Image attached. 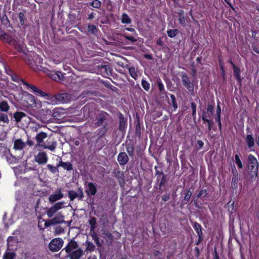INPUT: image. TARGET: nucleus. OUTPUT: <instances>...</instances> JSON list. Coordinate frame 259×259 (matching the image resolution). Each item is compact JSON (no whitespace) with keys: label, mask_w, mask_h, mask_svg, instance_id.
<instances>
[{"label":"nucleus","mask_w":259,"mask_h":259,"mask_svg":"<svg viewBox=\"0 0 259 259\" xmlns=\"http://www.w3.org/2000/svg\"><path fill=\"white\" fill-rule=\"evenodd\" d=\"M9 73H7L8 74L11 76L12 79L16 82H19V80H21L23 84L27 87V89L33 92L35 95L40 96L41 97L44 98L45 99H49L51 98V95L49 94H47L39 89L37 88L36 87L28 83L27 82L20 79L19 77L12 70L9 71Z\"/></svg>","instance_id":"1"},{"label":"nucleus","mask_w":259,"mask_h":259,"mask_svg":"<svg viewBox=\"0 0 259 259\" xmlns=\"http://www.w3.org/2000/svg\"><path fill=\"white\" fill-rule=\"evenodd\" d=\"M63 240L60 238L53 239L50 243L49 247L52 251H57L59 250L63 245Z\"/></svg>","instance_id":"2"},{"label":"nucleus","mask_w":259,"mask_h":259,"mask_svg":"<svg viewBox=\"0 0 259 259\" xmlns=\"http://www.w3.org/2000/svg\"><path fill=\"white\" fill-rule=\"evenodd\" d=\"M64 207V201L58 202L55 203L47 210V215L50 218L53 217L55 213H56L59 209L62 208Z\"/></svg>","instance_id":"3"},{"label":"nucleus","mask_w":259,"mask_h":259,"mask_svg":"<svg viewBox=\"0 0 259 259\" xmlns=\"http://www.w3.org/2000/svg\"><path fill=\"white\" fill-rule=\"evenodd\" d=\"M248 168L253 172H256L258 169V164L256 158L252 155H249Z\"/></svg>","instance_id":"4"},{"label":"nucleus","mask_w":259,"mask_h":259,"mask_svg":"<svg viewBox=\"0 0 259 259\" xmlns=\"http://www.w3.org/2000/svg\"><path fill=\"white\" fill-rule=\"evenodd\" d=\"M64 219V217L63 215L61 213H59L57 214L54 218L49 220L47 222H46L45 225L47 226H49L63 223L65 222Z\"/></svg>","instance_id":"5"},{"label":"nucleus","mask_w":259,"mask_h":259,"mask_svg":"<svg viewBox=\"0 0 259 259\" xmlns=\"http://www.w3.org/2000/svg\"><path fill=\"white\" fill-rule=\"evenodd\" d=\"M48 160V157L45 152H39L34 156V160L40 165L46 164Z\"/></svg>","instance_id":"6"},{"label":"nucleus","mask_w":259,"mask_h":259,"mask_svg":"<svg viewBox=\"0 0 259 259\" xmlns=\"http://www.w3.org/2000/svg\"><path fill=\"white\" fill-rule=\"evenodd\" d=\"M182 80L184 85H185L189 91H193L194 85L191 82L187 74L184 72L182 73Z\"/></svg>","instance_id":"7"},{"label":"nucleus","mask_w":259,"mask_h":259,"mask_svg":"<svg viewBox=\"0 0 259 259\" xmlns=\"http://www.w3.org/2000/svg\"><path fill=\"white\" fill-rule=\"evenodd\" d=\"M48 76L56 81H63L64 79V74L59 71H51L48 73Z\"/></svg>","instance_id":"8"},{"label":"nucleus","mask_w":259,"mask_h":259,"mask_svg":"<svg viewBox=\"0 0 259 259\" xmlns=\"http://www.w3.org/2000/svg\"><path fill=\"white\" fill-rule=\"evenodd\" d=\"M85 192L89 196L95 195L97 192L96 185L91 182L88 183L85 189Z\"/></svg>","instance_id":"9"},{"label":"nucleus","mask_w":259,"mask_h":259,"mask_svg":"<svg viewBox=\"0 0 259 259\" xmlns=\"http://www.w3.org/2000/svg\"><path fill=\"white\" fill-rule=\"evenodd\" d=\"M68 196L71 201L73 200L75 198H81L83 197V193L80 189H78L77 192L73 190H70L68 192Z\"/></svg>","instance_id":"10"},{"label":"nucleus","mask_w":259,"mask_h":259,"mask_svg":"<svg viewBox=\"0 0 259 259\" xmlns=\"http://www.w3.org/2000/svg\"><path fill=\"white\" fill-rule=\"evenodd\" d=\"M3 41L7 42L9 45L14 46L15 48H16V46L17 45V41L13 39L11 36H10L9 34L6 33L5 36L4 35L2 37L0 38Z\"/></svg>","instance_id":"11"},{"label":"nucleus","mask_w":259,"mask_h":259,"mask_svg":"<svg viewBox=\"0 0 259 259\" xmlns=\"http://www.w3.org/2000/svg\"><path fill=\"white\" fill-rule=\"evenodd\" d=\"M34 58L35 59H29L28 60V64L30 66V67L33 69L35 68V66H36L37 63H41L42 62V59L41 58H39L38 55L36 54H34Z\"/></svg>","instance_id":"12"},{"label":"nucleus","mask_w":259,"mask_h":259,"mask_svg":"<svg viewBox=\"0 0 259 259\" xmlns=\"http://www.w3.org/2000/svg\"><path fill=\"white\" fill-rule=\"evenodd\" d=\"M63 197V194L60 190H58L55 194H52L49 197V201L50 203H53Z\"/></svg>","instance_id":"13"},{"label":"nucleus","mask_w":259,"mask_h":259,"mask_svg":"<svg viewBox=\"0 0 259 259\" xmlns=\"http://www.w3.org/2000/svg\"><path fill=\"white\" fill-rule=\"evenodd\" d=\"M68 253H69V256L70 259H79L82 255L83 251L81 249L78 248L76 250L69 251V252Z\"/></svg>","instance_id":"14"},{"label":"nucleus","mask_w":259,"mask_h":259,"mask_svg":"<svg viewBox=\"0 0 259 259\" xmlns=\"http://www.w3.org/2000/svg\"><path fill=\"white\" fill-rule=\"evenodd\" d=\"M117 160L120 165H124L127 162L128 157L125 152H121L118 155Z\"/></svg>","instance_id":"15"},{"label":"nucleus","mask_w":259,"mask_h":259,"mask_svg":"<svg viewBox=\"0 0 259 259\" xmlns=\"http://www.w3.org/2000/svg\"><path fill=\"white\" fill-rule=\"evenodd\" d=\"M26 144L23 142L21 139H17L14 141V148L16 150H20L24 149Z\"/></svg>","instance_id":"16"},{"label":"nucleus","mask_w":259,"mask_h":259,"mask_svg":"<svg viewBox=\"0 0 259 259\" xmlns=\"http://www.w3.org/2000/svg\"><path fill=\"white\" fill-rule=\"evenodd\" d=\"M47 137V134L43 132H40L38 134H37L35 137V140L37 142V145H41L44 142V139H46Z\"/></svg>","instance_id":"17"},{"label":"nucleus","mask_w":259,"mask_h":259,"mask_svg":"<svg viewBox=\"0 0 259 259\" xmlns=\"http://www.w3.org/2000/svg\"><path fill=\"white\" fill-rule=\"evenodd\" d=\"M77 248V244L76 242L71 240L66 246V252H69V251H71L74 250H76Z\"/></svg>","instance_id":"18"},{"label":"nucleus","mask_w":259,"mask_h":259,"mask_svg":"<svg viewBox=\"0 0 259 259\" xmlns=\"http://www.w3.org/2000/svg\"><path fill=\"white\" fill-rule=\"evenodd\" d=\"M3 156L9 164L13 163L16 160L15 157L10 152H6Z\"/></svg>","instance_id":"19"},{"label":"nucleus","mask_w":259,"mask_h":259,"mask_svg":"<svg viewBox=\"0 0 259 259\" xmlns=\"http://www.w3.org/2000/svg\"><path fill=\"white\" fill-rule=\"evenodd\" d=\"M59 166H61L65 168V162L61 161L60 164L58 165L57 166H54L51 164H48L47 167L53 173L55 174L59 171L58 167Z\"/></svg>","instance_id":"20"},{"label":"nucleus","mask_w":259,"mask_h":259,"mask_svg":"<svg viewBox=\"0 0 259 259\" xmlns=\"http://www.w3.org/2000/svg\"><path fill=\"white\" fill-rule=\"evenodd\" d=\"M25 116L26 114L24 112L21 111H17L14 114L13 117L16 122H20L22 118Z\"/></svg>","instance_id":"21"},{"label":"nucleus","mask_w":259,"mask_h":259,"mask_svg":"<svg viewBox=\"0 0 259 259\" xmlns=\"http://www.w3.org/2000/svg\"><path fill=\"white\" fill-rule=\"evenodd\" d=\"M10 109V106L6 101H2L0 102V111L1 112H7Z\"/></svg>","instance_id":"22"},{"label":"nucleus","mask_w":259,"mask_h":259,"mask_svg":"<svg viewBox=\"0 0 259 259\" xmlns=\"http://www.w3.org/2000/svg\"><path fill=\"white\" fill-rule=\"evenodd\" d=\"M54 98L56 100V104L64 103L65 100V93H59L54 96Z\"/></svg>","instance_id":"23"},{"label":"nucleus","mask_w":259,"mask_h":259,"mask_svg":"<svg viewBox=\"0 0 259 259\" xmlns=\"http://www.w3.org/2000/svg\"><path fill=\"white\" fill-rule=\"evenodd\" d=\"M229 62L231 63V64L232 65V66L233 67L234 74L235 76H236V77L237 78V79L238 80H240V75L239 68L238 67L235 66L234 64L232 63V62L231 61H230Z\"/></svg>","instance_id":"24"},{"label":"nucleus","mask_w":259,"mask_h":259,"mask_svg":"<svg viewBox=\"0 0 259 259\" xmlns=\"http://www.w3.org/2000/svg\"><path fill=\"white\" fill-rule=\"evenodd\" d=\"M246 142L249 147H252L254 146V141L251 135H248L246 137Z\"/></svg>","instance_id":"25"},{"label":"nucleus","mask_w":259,"mask_h":259,"mask_svg":"<svg viewBox=\"0 0 259 259\" xmlns=\"http://www.w3.org/2000/svg\"><path fill=\"white\" fill-rule=\"evenodd\" d=\"M194 228L197 231V234L199 236V240H200L202 239V231L201 230V226L197 223H195L194 224Z\"/></svg>","instance_id":"26"},{"label":"nucleus","mask_w":259,"mask_h":259,"mask_svg":"<svg viewBox=\"0 0 259 259\" xmlns=\"http://www.w3.org/2000/svg\"><path fill=\"white\" fill-rule=\"evenodd\" d=\"M202 120L204 122V123H207L208 124V128L209 131H210L211 129V126L213 124V122L210 120H208L206 118V115L205 114V113H204L202 116Z\"/></svg>","instance_id":"27"},{"label":"nucleus","mask_w":259,"mask_h":259,"mask_svg":"<svg viewBox=\"0 0 259 259\" xmlns=\"http://www.w3.org/2000/svg\"><path fill=\"white\" fill-rule=\"evenodd\" d=\"M57 143L56 142H53L51 145L48 143L47 145H42L44 148L48 149L50 150L53 151L56 147Z\"/></svg>","instance_id":"28"},{"label":"nucleus","mask_w":259,"mask_h":259,"mask_svg":"<svg viewBox=\"0 0 259 259\" xmlns=\"http://www.w3.org/2000/svg\"><path fill=\"white\" fill-rule=\"evenodd\" d=\"M121 22L123 23L129 24L131 22V19L126 14L123 13L122 15Z\"/></svg>","instance_id":"29"},{"label":"nucleus","mask_w":259,"mask_h":259,"mask_svg":"<svg viewBox=\"0 0 259 259\" xmlns=\"http://www.w3.org/2000/svg\"><path fill=\"white\" fill-rule=\"evenodd\" d=\"M0 122H3L6 123H9L8 116L4 113H0Z\"/></svg>","instance_id":"30"},{"label":"nucleus","mask_w":259,"mask_h":259,"mask_svg":"<svg viewBox=\"0 0 259 259\" xmlns=\"http://www.w3.org/2000/svg\"><path fill=\"white\" fill-rule=\"evenodd\" d=\"M102 237H104L105 239L110 241L112 240L113 239V236L111 234L105 231H104L102 233Z\"/></svg>","instance_id":"31"},{"label":"nucleus","mask_w":259,"mask_h":259,"mask_svg":"<svg viewBox=\"0 0 259 259\" xmlns=\"http://www.w3.org/2000/svg\"><path fill=\"white\" fill-rule=\"evenodd\" d=\"M128 71L131 76L135 79H136L138 77V75L135 68L130 67L128 68Z\"/></svg>","instance_id":"32"},{"label":"nucleus","mask_w":259,"mask_h":259,"mask_svg":"<svg viewBox=\"0 0 259 259\" xmlns=\"http://www.w3.org/2000/svg\"><path fill=\"white\" fill-rule=\"evenodd\" d=\"M15 253L12 252H7L4 255V259H14Z\"/></svg>","instance_id":"33"},{"label":"nucleus","mask_w":259,"mask_h":259,"mask_svg":"<svg viewBox=\"0 0 259 259\" xmlns=\"http://www.w3.org/2000/svg\"><path fill=\"white\" fill-rule=\"evenodd\" d=\"M126 124V120L124 119V118L123 117V116L121 115L120 117V122H119V128L120 130H123Z\"/></svg>","instance_id":"34"},{"label":"nucleus","mask_w":259,"mask_h":259,"mask_svg":"<svg viewBox=\"0 0 259 259\" xmlns=\"http://www.w3.org/2000/svg\"><path fill=\"white\" fill-rule=\"evenodd\" d=\"M18 18L20 21V24L23 25L25 23V17L23 12H19L18 14Z\"/></svg>","instance_id":"35"},{"label":"nucleus","mask_w":259,"mask_h":259,"mask_svg":"<svg viewBox=\"0 0 259 259\" xmlns=\"http://www.w3.org/2000/svg\"><path fill=\"white\" fill-rule=\"evenodd\" d=\"M89 222L91 226V230L93 231L96 228V220L95 218H92Z\"/></svg>","instance_id":"36"},{"label":"nucleus","mask_w":259,"mask_h":259,"mask_svg":"<svg viewBox=\"0 0 259 259\" xmlns=\"http://www.w3.org/2000/svg\"><path fill=\"white\" fill-rule=\"evenodd\" d=\"M179 21L180 24H181L182 25H185V17L183 15V11H182L179 13Z\"/></svg>","instance_id":"37"},{"label":"nucleus","mask_w":259,"mask_h":259,"mask_svg":"<svg viewBox=\"0 0 259 259\" xmlns=\"http://www.w3.org/2000/svg\"><path fill=\"white\" fill-rule=\"evenodd\" d=\"M178 33L177 29H170L167 30V35L170 37H174Z\"/></svg>","instance_id":"38"},{"label":"nucleus","mask_w":259,"mask_h":259,"mask_svg":"<svg viewBox=\"0 0 259 259\" xmlns=\"http://www.w3.org/2000/svg\"><path fill=\"white\" fill-rule=\"evenodd\" d=\"M237 182H238L237 175L234 174L233 177L232 178V187H234V188H237Z\"/></svg>","instance_id":"39"},{"label":"nucleus","mask_w":259,"mask_h":259,"mask_svg":"<svg viewBox=\"0 0 259 259\" xmlns=\"http://www.w3.org/2000/svg\"><path fill=\"white\" fill-rule=\"evenodd\" d=\"M91 6L95 8H99L101 6V3L99 0H95L91 4Z\"/></svg>","instance_id":"40"},{"label":"nucleus","mask_w":259,"mask_h":259,"mask_svg":"<svg viewBox=\"0 0 259 259\" xmlns=\"http://www.w3.org/2000/svg\"><path fill=\"white\" fill-rule=\"evenodd\" d=\"M88 30L89 32H90L92 33H96L97 31L96 26L94 25H89L88 26Z\"/></svg>","instance_id":"41"},{"label":"nucleus","mask_w":259,"mask_h":259,"mask_svg":"<svg viewBox=\"0 0 259 259\" xmlns=\"http://www.w3.org/2000/svg\"><path fill=\"white\" fill-rule=\"evenodd\" d=\"M142 87L147 91L150 89V84L145 80L143 79L142 80Z\"/></svg>","instance_id":"42"},{"label":"nucleus","mask_w":259,"mask_h":259,"mask_svg":"<svg viewBox=\"0 0 259 259\" xmlns=\"http://www.w3.org/2000/svg\"><path fill=\"white\" fill-rule=\"evenodd\" d=\"M235 158L236 163L238 167L240 168H242L243 165L238 155L236 154L235 155Z\"/></svg>","instance_id":"43"},{"label":"nucleus","mask_w":259,"mask_h":259,"mask_svg":"<svg viewBox=\"0 0 259 259\" xmlns=\"http://www.w3.org/2000/svg\"><path fill=\"white\" fill-rule=\"evenodd\" d=\"M192 195V192L190 191H187L184 200L186 201H188L190 200L191 196Z\"/></svg>","instance_id":"44"},{"label":"nucleus","mask_w":259,"mask_h":259,"mask_svg":"<svg viewBox=\"0 0 259 259\" xmlns=\"http://www.w3.org/2000/svg\"><path fill=\"white\" fill-rule=\"evenodd\" d=\"M191 107L192 108V115L194 117L196 115V105L194 103H191Z\"/></svg>","instance_id":"45"},{"label":"nucleus","mask_w":259,"mask_h":259,"mask_svg":"<svg viewBox=\"0 0 259 259\" xmlns=\"http://www.w3.org/2000/svg\"><path fill=\"white\" fill-rule=\"evenodd\" d=\"M207 192L205 190H202L199 192L198 193L197 197H204L206 195Z\"/></svg>","instance_id":"46"},{"label":"nucleus","mask_w":259,"mask_h":259,"mask_svg":"<svg viewBox=\"0 0 259 259\" xmlns=\"http://www.w3.org/2000/svg\"><path fill=\"white\" fill-rule=\"evenodd\" d=\"M95 248V245L91 242L88 243L87 249L90 251L94 250Z\"/></svg>","instance_id":"47"},{"label":"nucleus","mask_w":259,"mask_h":259,"mask_svg":"<svg viewBox=\"0 0 259 259\" xmlns=\"http://www.w3.org/2000/svg\"><path fill=\"white\" fill-rule=\"evenodd\" d=\"M64 231V229L60 226L57 227V228L55 229V232L58 234L63 233Z\"/></svg>","instance_id":"48"},{"label":"nucleus","mask_w":259,"mask_h":259,"mask_svg":"<svg viewBox=\"0 0 259 259\" xmlns=\"http://www.w3.org/2000/svg\"><path fill=\"white\" fill-rule=\"evenodd\" d=\"M94 240L98 246H101V243L100 242L99 239L97 236H94Z\"/></svg>","instance_id":"49"},{"label":"nucleus","mask_w":259,"mask_h":259,"mask_svg":"<svg viewBox=\"0 0 259 259\" xmlns=\"http://www.w3.org/2000/svg\"><path fill=\"white\" fill-rule=\"evenodd\" d=\"M26 143L29 146H32L34 145V141L32 140L29 139L28 138Z\"/></svg>","instance_id":"50"},{"label":"nucleus","mask_w":259,"mask_h":259,"mask_svg":"<svg viewBox=\"0 0 259 259\" xmlns=\"http://www.w3.org/2000/svg\"><path fill=\"white\" fill-rule=\"evenodd\" d=\"M66 169L68 170L72 169V165L70 163H66Z\"/></svg>","instance_id":"51"},{"label":"nucleus","mask_w":259,"mask_h":259,"mask_svg":"<svg viewBox=\"0 0 259 259\" xmlns=\"http://www.w3.org/2000/svg\"><path fill=\"white\" fill-rule=\"evenodd\" d=\"M213 110V106L211 105H208L207 106V111L210 112L211 114H212Z\"/></svg>","instance_id":"52"},{"label":"nucleus","mask_w":259,"mask_h":259,"mask_svg":"<svg viewBox=\"0 0 259 259\" xmlns=\"http://www.w3.org/2000/svg\"><path fill=\"white\" fill-rule=\"evenodd\" d=\"M255 135L257 137V144L259 146V126L256 130Z\"/></svg>","instance_id":"53"},{"label":"nucleus","mask_w":259,"mask_h":259,"mask_svg":"<svg viewBox=\"0 0 259 259\" xmlns=\"http://www.w3.org/2000/svg\"><path fill=\"white\" fill-rule=\"evenodd\" d=\"M125 38L126 39L131 40L132 41H136V39L133 37H132V36H125Z\"/></svg>","instance_id":"54"},{"label":"nucleus","mask_w":259,"mask_h":259,"mask_svg":"<svg viewBox=\"0 0 259 259\" xmlns=\"http://www.w3.org/2000/svg\"><path fill=\"white\" fill-rule=\"evenodd\" d=\"M169 196L168 195H164L162 197V199L163 201H167L169 199Z\"/></svg>","instance_id":"55"},{"label":"nucleus","mask_w":259,"mask_h":259,"mask_svg":"<svg viewBox=\"0 0 259 259\" xmlns=\"http://www.w3.org/2000/svg\"><path fill=\"white\" fill-rule=\"evenodd\" d=\"M221 108L220 107V106L219 105H218V106H217V116H219L221 115Z\"/></svg>","instance_id":"56"},{"label":"nucleus","mask_w":259,"mask_h":259,"mask_svg":"<svg viewBox=\"0 0 259 259\" xmlns=\"http://www.w3.org/2000/svg\"><path fill=\"white\" fill-rule=\"evenodd\" d=\"M216 121L218 122V124L220 126V128L221 127V119H220V115L217 116V117L216 118Z\"/></svg>","instance_id":"57"},{"label":"nucleus","mask_w":259,"mask_h":259,"mask_svg":"<svg viewBox=\"0 0 259 259\" xmlns=\"http://www.w3.org/2000/svg\"><path fill=\"white\" fill-rule=\"evenodd\" d=\"M158 88L160 91H162L164 90V86L161 83L159 82L158 83Z\"/></svg>","instance_id":"58"},{"label":"nucleus","mask_w":259,"mask_h":259,"mask_svg":"<svg viewBox=\"0 0 259 259\" xmlns=\"http://www.w3.org/2000/svg\"><path fill=\"white\" fill-rule=\"evenodd\" d=\"M6 33L2 28H0V38L2 37L4 35L6 34Z\"/></svg>","instance_id":"59"},{"label":"nucleus","mask_w":259,"mask_h":259,"mask_svg":"<svg viewBox=\"0 0 259 259\" xmlns=\"http://www.w3.org/2000/svg\"><path fill=\"white\" fill-rule=\"evenodd\" d=\"M197 142L200 148L202 147L203 145V142L201 140H198Z\"/></svg>","instance_id":"60"},{"label":"nucleus","mask_w":259,"mask_h":259,"mask_svg":"<svg viewBox=\"0 0 259 259\" xmlns=\"http://www.w3.org/2000/svg\"><path fill=\"white\" fill-rule=\"evenodd\" d=\"M170 99H171V102H176V98H175V95H170Z\"/></svg>","instance_id":"61"},{"label":"nucleus","mask_w":259,"mask_h":259,"mask_svg":"<svg viewBox=\"0 0 259 259\" xmlns=\"http://www.w3.org/2000/svg\"><path fill=\"white\" fill-rule=\"evenodd\" d=\"M172 106L174 107V108L175 109H176L177 108V102H172Z\"/></svg>","instance_id":"62"},{"label":"nucleus","mask_w":259,"mask_h":259,"mask_svg":"<svg viewBox=\"0 0 259 259\" xmlns=\"http://www.w3.org/2000/svg\"><path fill=\"white\" fill-rule=\"evenodd\" d=\"M103 123V119H100L99 121L98 122V125H100L102 124Z\"/></svg>","instance_id":"63"},{"label":"nucleus","mask_w":259,"mask_h":259,"mask_svg":"<svg viewBox=\"0 0 259 259\" xmlns=\"http://www.w3.org/2000/svg\"><path fill=\"white\" fill-rule=\"evenodd\" d=\"M157 44L159 45H161V40L160 39H158L157 41Z\"/></svg>","instance_id":"64"}]
</instances>
